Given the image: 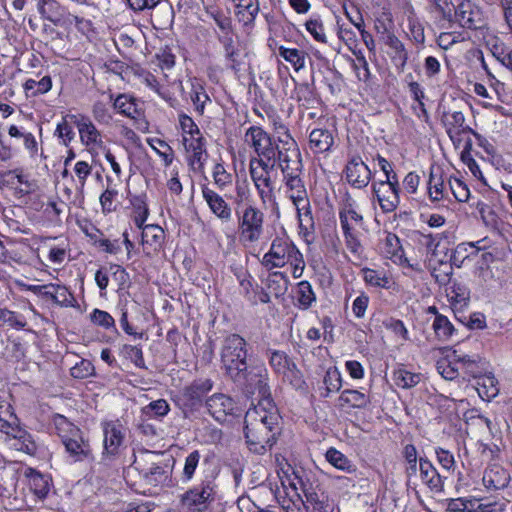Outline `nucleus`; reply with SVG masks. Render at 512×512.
Wrapping results in <instances>:
<instances>
[{
	"label": "nucleus",
	"mask_w": 512,
	"mask_h": 512,
	"mask_svg": "<svg viewBox=\"0 0 512 512\" xmlns=\"http://www.w3.org/2000/svg\"><path fill=\"white\" fill-rule=\"evenodd\" d=\"M159 454L155 452H147L145 458L135 461V468L139 471L141 477L147 484L157 486L164 483L167 478L166 465L162 462L155 461Z\"/></svg>",
	"instance_id": "nucleus-12"
},
{
	"label": "nucleus",
	"mask_w": 512,
	"mask_h": 512,
	"mask_svg": "<svg viewBox=\"0 0 512 512\" xmlns=\"http://www.w3.org/2000/svg\"><path fill=\"white\" fill-rule=\"evenodd\" d=\"M146 194L135 195L130 199L134 211V223L138 228H142L149 215V209L146 203Z\"/></svg>",
	"instance_id": "nucleus-35"
},
{
	"label": "nucleus",
	"mask_w": 512,
	"mask_h": 512,
	"mask_svg": "<svg viewBox=\"0 0 512 512\" xmlns=\"http://www.w3.org/2000/svg\"><path fill=\"white\" fill-rule=\"evenodd\" d=\"M37 11L43 20L54 25H60L65 15V9L57 0H38Z\"/></svg>",
	"instance_id": "nucleus-25"
},
{
	"label": "nucleus",
	"mask_w": 512,
	"mask_h": 512,
	"mask_svg": "<svg viewBox=\"0 0 512 512\" xmlns=\"http://www.w3.org/2000/svg\"><path fill=\"white\" fill-rule=\"evenodd\" d=\"M237 16L240 22H243L244 25H251L254 23L257 14L259 13V4L244 6L238 8Z\"/></svg>",
	"instance_id": "nucleus-61"
},
{
	"label": "nucleus",
	"mask_w": 512,
	"mask_h": 512,
	"mask_svg": "<svg viewBox=\"0 0 512 512\" xmlns=\"http://www.w3.org/2000/svg\"><path fill=\"white\" fill-rule=\"evenodd\" d=\"M297 211L299 227L305 234L312 233L315 228L309 197L292 202Z\"/></svg>",
	"instance_id": "nucleus-29"
},
{
	"label": "nucleus",
	"mask_w": 512,
	"mask_h": 512,
	"mask_svg": "<svg viewBox=\"0 0 512 512\" xmlns=\"http://www.w3.org/2000/svg\"><path fill=\"white\" fill-rule=\"evenodd\" d=\"M23 87L28 97H36L50 91L52 88V79L48 75L38 81L30 78L25 81Z\"/></svg>",
	"instance_id": "nucleus-34"
},
{
	"label": "nucleus",
	"mask_w": 512,
	"mask_h": 512,
	"mask_svg": "<svg viewBox=\"0 0 512 512\" xmlns=\"http://www.w3.org/2000/svg\"><path fill=\"white\" fill-rule=\"evenodd\" d=\"M191 101L195 110L202 115L204 113L205 104L210 101L204 87L199 83H192V91L190 93Z\"/></svg>",
	"instance_id": "nucleus-46"
},
{
	"label": "nucleus",
	"mask_w": 512,
	"mask_h": 512,
	"mask_svg": "<svg viewBox=\"0 0 512 512\" xmlns=\"http://www.w3.org/2000/svg\"><path fill=\"white\" fill-rule=\"evenodd\" d=\"M298 256H300V251L291 241L276 237L272 241L269 251L263 256L262 264L267 269L281 268L292 260V257Z\"/></svg>",
	"instance_id": "nucleus-11"
},
{
	"label": "nucleus",
	"mask_w": 512,
	"mask_h": 512,
	"mask_svg": "<svg viewBox=\"0 0 512 512\" xmlns=\"http://www.w3.org/2000/svg\"><path fill=\"white\" fill-rule=\"evenodd\" d=\"M280 150L277 153V167L282 176L286 177L293 174H304L301 153L297 142L284 129V137H280Z\"/></svg>",
	"instance_id": "nucleus-8"
},
{
	"label": "nucleus",
	"mask_w": 512,
	"mask_h": 512,
	"mask_svg": "<svg viewBox=\"0 0 512 512\" xmlns=\"http://www.w3.org/2000/svg\"><path fill=\"white\" fill-rule=\"evenodd\" d=\"M170 411V406L165 399H158L150 402L145 408L146 414H151L155 417H164Z\"/></svg>",
	"instance_id": "nucleus-58"
},
{
	"label": "nucleus",
	"mask_w": 512,
	"mask_h": 512,
	"mask_svg": "<svg viewBox=\"0 0 512 512\" xmlns=\"http://www.w3.org/2000/svg\"><path fill=\"white\" fill-rule=\"evenodd\" d=\"M249 173L261 201L264 204L272 201L274 199V185L270 175L259 172V169L253 164H249Z\"/></svg>",
	"instance_id": "nucleus-22"
},
{
	"label": "nucleus",
	"mask_w": 512,
	"mask_h": 512,
	"mask_svg": "<svg viewBox=\"0 0 512 512\" xmlns=\"http://www.w3.org/2000/svg\"><path fill=\"white\" fill-rule=\"evenodd\" d=\"M437 369L443 378L453 380L459 376L460 367L455 363L441 360L438 362Z\"/></svg>",
	"instance_id": "nucleus-64"
},
{
	"label": "nucleus",
	"mask_w": 512,
	"mask_h": 512,
	"mask_svg": "<svg viewBox=\"0 0 512 512\" xmlns=\"http://www.w3.org/2000/svg\"><path fill=\"white\" fill-rule=\"evenodd\" d=\"M92 114L94 119L101 124H109L112 120V116L102 101H97L93 104Z\"/></svg>",
	"instance_id": "nucleus-63"
},
{
	"label": "nucleus",
	"mask_w": 512,
	"mask_h": 512,
	"mask_svg": "<svg viewBox=\"0 0 512 512\" xmlns=\"http://www.w3.org/2000/svg\"><path fill=\"white\" fill-rule=\"evenodd\" d=\"M114 108L122 115L137 119L142 115L136 99L127 94L118 95L113 102Z\"/></svg>",
	"instance_id": "nucleus-32"
},
{
	"label": "nucleus",
	"mask_w": 512,
	"mask_h": 512,
	"mask_svg": "<svg viewBox=\"0 0 512 512\" xmlns=\"http://www.w3.org/2000/svg\"><path fill=\"white\" fill-rule=\"evenodd\" d=\"M403 457L407 462L406 476L410 479L416 476L418 471L416 447L413 444H407L403 449Z\"/></svg>",
	"instance_id": "nucleus-51"
},
{
	"label": "nucleus",
	"mask_w": 512,
	"mask_h": 512,
	"mask_svg": "<svg viewBox=\"0 0 512 512\" xmlns=\"http://www.w3.org/2000/svg\"><path fill=\"white\" fill-rule=\"evenodd\" d=\"M152 149L163 159L165 166H169L173 162L174 152L173 149L164 140L153 138L148 141Z\"/></svg>",
	"instance_id": "nucleus-49"
},
{
	"label": "nucleus",
	"mask_w": 512,
	"mask_h": 512,
	"mask_svg": "<svg viewBox=\"0 0 512 512\" xmlns=\"http://www.w3.org/2000/svg\"><path fill=\"white\" fill-rule=\"evenodd\" d=\"M239 282L241 288V294L244 298L251 304L255 305V291H256V283L254 282L253 277L250 275L245 279H241Z\"/></svg>",
	"instance_id": "nucleus-59"
},
{
	"label": "nucleus",
	"mask_w": 512,
	"mask_h": 512,
	"mask_svg": "<svg viewBox=\"0 0 512 512\" xmlns=\"http://www.w3.org/2000/svg\"><path fill=\"white\" fill-rule=\"evenodd\" d=\"M398 178L396 173L386 177L378 183H374L373 191L377 197L381 209L388 213L394 211L399 204Z\"/></svg>",
	"instance_id": "nucleus-14"
},
{
	"label": "nucleus",
	"mask_w": 512,
	"mask_h": 512,
	"mask_svg": "<svg viewBox=\"0 0 512 512\" xmlns=\"http://www.w3.org/2000/svg\"><path fill=\"white\" fill-rule=\"evenodd\" d=\"M24 476L28 479V485L31 491L40 499L47 496L50 490V483L48 476L41 474L31 467L24 470Z\"/></svg>",
	"instance_id": "nucleus-26"
},
{
	"label": "nucleus",
	"mask_w": 512,
	"mask_h": 512,
	"mask_svg": "<svg viewBox=\"0 0 512 512\" xmlns=\"http://www.w3.org/2000/svg\"><path fill=\"white\" fill-rule=\"evenodd\" d=\"M304 174H293L283 177L286 193L292 202L308 198L307 189L303 180Z\"/></svg>",
	"instance_id": "nucleus-27"
},
{
	"label": "nucleus",
	"mask_w": 512,
	"mask_h": 512,
	"mask_svg": "<svg viewBox=\"0 0 512 512\" xmlns=\"http://www.w3.org/2000/svg\"><path fill=\"white\" fill-rule=\"evenodd\" d=\"M201 455L198 450L192 451L185 459L184 469H183V479L185 481H190L194 473L196 471V468L199 464Z\"/></svg>",
	"instance_id": "nucleus-56"
},
{
	"label": "nucleus",
	"mask_w": 512,
	"mask_h": 512,
	"mask_svg": "<svg viewBox=\"0 0 512 512\" xmlns=\"http://www.w3.org/2000/svg\"><path fill=\"white\" fill-rule=\"evenodd\" d=\"M245 141L256 153L255 158H270L277 156L278 151L281 149L280 136L274 140L269 133H267L260 126H251L246 130Z\"/></svg>",
	"instance_id": "nucleus-10"
},
{
	"label": "nucleus",
	"mask_w": 512,
	"mask_h": 512,
	"mask_svg": "<svg viewBox=\"0 0 512 512\" xmlns=\"http://www.w3.org/2000/svg\"><path fill=\"white\" fill-rule=\"evenodd\" d=\"M421 377L420 373H413L402 368L393 373L395 384L403 389H410L416 386L421 381Z\"/></svg>",
	"instance_id": "nucleus-39"
},
{
	"label": "nucleus",
	"mask_w": 512,
	"mask_h": 512,
	"mask_svg": "<svg viewBox=\"0 0 512 512\" xmlns=\"http://www.w3.org/2000/svg\"><path fill=\"white\" fill-rule=\"evenodd\" d=\"M279 55L289 62L296 71L305 66L306 53L302 50L280 46Z\"/></svg>",
	"instance_id": "nucleus-41"
},
{
	"label": "nucleus",
	"mask_w": 512,
	"mask_h": 512,
	"mask_svg": "<svg viewBox=\"0 0 512 512\" xmlns=\"http://www.w3.org/2000/svg\"><path fill=\"white\" fill-rule=\"evenodd\" d=\"M419 471L422 482L433 492H442L444 488L443 478L433 466V464L425 458L419 460Z\"/></svg>",
	"instance_id": "nucleus-23"
},
{
	"label": "nucleus",
	"mask_w": 512,
	"mask_h": 512,
	"mask_svg": "<svg viewBox=\"0 0 512 512\" xmlns=\"http://www.w3.org/2000/svg\"><path fill=\"white\" fill-rule=\"evenodd\" d=\"M52 301L62 307H68L73 305L74 297L67 287L54 284Z\"/></svg>",
	"instance_id": "nucleus-52"
},
{
	"label": "nucleus",
	"mask_w": 512,
	"mask_h": 512,
	"mask_svg": "<svg viewBox=\"0 0 512 512\" xmlns=\"http://www.w3.org/2000/svg\"><path fill=\"white\" fill-rule=\"evenodd\" d=\"M54 423L66 452L74 462H81L91 454L90 444L83 438L82 431L63 415L57 414Z\"/></svg>",
	"instance_id": "nucleus-4"
},
{
	"label": "nucleus",
	"mask_w": 512,
	"mask_h": 512,
	"mask_svg": "<svg viewBox=\"0 0 512 512\" xmlns=\"http://www.w3.org/2000/svg\"><path fill=\"white\" fill-rule=\"evenodd\" d=\"M208 413L219 423H225L233 417L236 411V403L230 396L223 393H215L205 401Z\"/></svg>",
	"instance_id": "nucleus-15"
},
{
	"label": "nucleus",
	"mask_w": 512,
	"mask_h": 512,
	"mask_svg": "<svg viewBox=\"0 0 512 512\" xmlns=\"http://www.w3.org/2000/svg\"><path fill=\"white\" fill-rule=\"evenodd\" d=\"M294 95L303 115L305 114V110L313 109L316 105L320 104L319 98L308 83L299 84L295 89Z\"/></svg>",
	"instance_id": "nucleus-28"
},
{
	"label": "nucleus",
	"mask_w": 512,
	"mask_h": 512,
	"mask_svg": "<svg viewBox=\"0 0 512 512\" xmlns=\"http://www.w3.org/2000/svg\"><path fill=\"white\" fill-rule=\"evenodd\" d=\"M295 298L297 306L304 310L308 309L312 303L315 302L316 297L312 286L308 281H301L298 283Z\"/></svg>",
	"instance_id": "nucleus-37"
},
{
	"label": "nucleus",
	"mask_w": 512,
	"mask_h": 512,
	"mask_svg": "<svg viewBox=\"0 0 512 512\" xmlns=\"http://www.w3.org/2000/svg\"><path fill=\"white\" fill-rule=\"evenodd\" d=\"M361 273L366 284L375 287L388 288L389 280L382 272L363 268L361 269Z\"/></svg>",
	"instance_id": "nucleus-50"
},
{
	"label": "nucleus",
	"mask_w": 512,
	"mask_h": 512,
	"mask_svg": "<svg viewBox=\"0 0 512 512\" xmlns=\"http://www.w3.org/2000/svg\"><path fill=\"white\" fill-rule=\"evenodd\" d=\"M182 142L187 152V161L190 168L194 172H203L207 158L204 138L202 136L196 138L184 136Z\"/></svg>",
	"instance_id": "nucleus-18"
},
{
	"label": "nucleus",
	"mask_w": 512,
	"mask_h": 512,
	"mask_svg": "<svg viewBox=\"0 0 512 512\" xmlns=\"http://www.w3.org/2000/svg\"><path fill=\"white\" fill-rule=\"evenodd\" d=\"M449 188L455 199L459 202H466L470 197V190L467 185L458 178H449Z\"/></svg>",
	"instance_id": "nucleus-53"
},
{
	"label": "nucleus",
	"mask_w": 512,
	"mask_h": 512,
	"mask_svg": "<svg viewBox=\"0 0 512 512\" xmlns=\"http://www.w3.org/2000/svg\"><path fill=\"white\" fill-rule=\"evenodd\" d=\"M247 357V342L243 337L235 333L225 337L220 358L222 368L230 379L239 378L240 373L250 366Z\"/></svg>",
	"instance_id": "nucleus-2"
},
{
	"label": "nucleus",
	"mask_w": 512,
	"mask_h": 512,
	"mask_svg": "<svg viewBox=\"0 0 512 512\" xmlns=\"http://www.w3.org/2000/svg\"><path fill=\"white\" fill-rule=\"evenodd\" d=\"M369 403V396L354 390V408L363 409V411L360 412L362 416L359 415V412H354V418H356L357 421L368 422L372 419L373 413L371 409L367 408Z\"/></svg>",
	"instance_id": "nucleus-43"
},
{
	"label": "nucleus",
	"mask_w": 512,
	"mask_h": 512,
	"mask_svg": "<svg viewBox=\"0 0 512 512\" xmlns=\"http://www.w3.org/2000/svg\"><path fill=\"white\" fill-rule=\"evenodd\" d=\"M122 352L127 359H130L135 364L136 367L141 369L146 368L143 352L140 347L125 344L122 348Z\"/></svg>",
	"instance_id": "nucleus-55"
},
{
	"label": "nucleus",
	"mask_w": 512,
	"mask_h": 512,
	"mask_svg": "<svg viewBox=\"0 0 512 512\" xmlns=\"http://www.w3.org/2000/svg\"><path fill=\"white\" fill-rule=\"evenodd\" d=\"M267 286L271 289L276 297L283 295L287 289L288 279L282 272H273L267 277Z\"/></svg>",
	"instance_id": "nucleus-48"
},
{
	"label": "nucleus",
	"mask_w": 512,
	"mask_h": 512,
	"mask_svg": "<svg viewBox=\"0 0 512 512\" xmlns=\"http://www.w3.org/2000/svg\"><path fill=\"white\" fill-rule=\"evenodd\" d=\"M478 394L482 399L491 400L496 397L499 390L497 387V380L494 376L485 375L477 381Z\"/></svg>",
	"instance_id": "nucleus-40"
},
{
	"label": "nucleus",
	"mask_w": 512,
	"mask_h": 512,
	"mask_svg": "<svg viewBox=\"0 0 512 512\" xmlns=\"http://www.w3.org/2000/svg\"><path fill=\"white\" fill-rule=\"evenodd\" d=\"M240 374L239 378L231 380L239 385L247 395H257V404L266 403V401L275 403L271 396L268 371L264 365H250Z\"/></svg>",
	"instance_id": "nucleus-5"
},
{
	"label": "nucleus",
	"mask_w": 512,
	"mask_h": 512,
	"mask_svg": "<svg viewBox=\"0 0 512 512\" xmlns=\"http://www.w3.org/2000/svg\"><path fill=\"white\" fill-rule=\"evenodd\" d=\"M76 125L80 140L85 146L101 145L102 138L93 122L85 115H68Z\"/></svg>",
	"instance_id": "nucleus-21"
},
{
	"label": "nucleus",
	"mask_w": 512,
	"mask_h": 512,
	"mask_svg": "<svg viewBox=\"0 0 512 512\" xmlns=\"http://www.w3.org/2000/svg\"><path fill=\"white\" fill-rule=\"evenodd\" d=\"M101 426L104 435L103 455L116 456L124 443L125 429L119 421H105Z\"/></svg>",
	"instance_id": "nucleus-17"
},
{
	"label": "nucleus",
	"mask_w": 512,
	"mask_h": 512,
	"mask_svg": "<svg viewBox=\"0 0 512 512\" xmlns=\"http://www.w3.org/2000/svg\"><path fill=\"white\" fill-rule=\"evenodd\" d=\"M142 244L150 245L154 250L161 246L164 238V230L159 225H145L142 226Z\"/></svg>",
	"instance_id": "nucleus-33"
},
{
	"label": "nucleus",
	"mask_w": 512,
	"mask_h": 512,
	"mask_svg": "<svg viewBox=\"0 0 512 512\" xmlns=\"http://www.w3.org/2000/svg\"><path fill=\"white\" fill-rule=\"evenodd\" d=\"M370 179L371 171L368 166L361 159L357 162L354 158V188L367 186Z\"/></svg>",
	"instance_id": "nucleus-47"
},
{
	"label": "nucleus",
	"mask_w": 512,
	"mask_h": 512,
	"mask_svg": "<svg viewBox=\"0 0 512 512\" xmlns=\"http://www.w3.org/2000/svg\"><path fill=\"white\" fill-rule=\"evenodd\" d=\"M451 300L460 308L468 305L470 293L468 289L461 285H454L450 294Z\"/></svg>",
	"instance_id": "nucleus-62"
},
{
	"label": "nucleus",
	"mask_w": 512,
	"mask_h": 512,
	"mask_svg": "<svg viewBox=\"0 0 512 512\" xmlns=\"http://www.w3.org/2000/svg\"><path fill=\"white\" fill-rule=\"evenodd\" d=\"M383 252L387 258L393 261L400 260L403 256V249L400 243V239L393 233H388L384 240Z\"/></svg>",
	"instance_id": "nucleus-42"
},
{
	"label": "nucleus",
	"mask_w": 512,
	"mask_h": 512,
	"mask_svg": "<svg viewBox=\"0 0 512 512\" xmlns=\"http://www.w3.org/2000/svg\"><path fill=\"white\" fill-rule=\"evenodd\" d=\"M91 321L105 329L115 328L114 318L106 311L94 309L90 314Z\"/></svg>",
	"instance_id": "nucleus-57"
},
{
	"label": "nucleus",
	"mask_w": 512,
	"mask_h": 512,
	"mask_svg": "<svg viewBox=\"0 0 512 512\" xmlns=\"http://www.w3.org/2000/svg\"><path fill=\"white\" fill-rule=\"evenodd\" d=\"M336 198L339 210V226L345 238L346 245L352 252V200L346 183H342L338 186Z\"/></svg>",
	"instance_id": "nucleus-13"
},
{
	"label": "nucleus",
	"mask_w": 512,
	"mask_h": 512,
	"mask_svg": "<svg viewBox=\"0 0 512 512\" xmlns=\"http://www.w3.org/2000/svg\"><path fill=\"white\" fill-rule=\"evenodd\" d=\"M455 19L461 27L467 29L476 30L484 25L481 10L471 0H458Z\"/></svg>",
	"instance_id": "nucleus-16"
},
{
	"label": "nucleus",
	"mask_w": 512,
	"mask_h": 512,
	"mask_svg": "<svg viewBox=\"0 0 512 512\" xmlns=\"http://www.w3.org/2000/svg\"><path fill=\"white\" fill-rule=\"evenodd\" d=\"M483 242L484 239L475 243L470 242L458 244L450 256L451 265L460 268L467 258L476 255L478 251L483 248L479 246V244Z\"/></svg>",
	"instance_id": "nucleus-30"
},
{
	"label": "nucleus",
	"mask_w": 512,
	"mask_h": 512,
	"mask_svg": "<svg viewBox=\"0 0 512 512\" xmlns=\"http://www.w3.org/2000/svg\"><path fill=\"white\" fill-rule=\"evenodd\" d=\"M11 409L12 407L8 405L5 410L9 414V419L0 417V432L6 435V441L11 448L34 456L37 453L38 446L33 436L19 425V420L10 411Z\"/></svg>",
	"instance_id": "nucleus-6"
},
{
	"label": "nucleus",
	"mask_w": 512,
	"mask_h": 512,
	"mask_svg": "<svg viewBox=\"0 0 512 512\" xmlns=\"http://www.w3.org/2000/svg\"><path fill=\"white\" fill-rule=\"evenodd\" d=\"M237 216L238 231L242 241L248 243L257 242L264 231V214L251 203L243 210H235Z\"/></svg>",
	"instance_id": "nucleus-7"
},
{
	"label": "nucleus",
	"mask_w": 512,
	"mask_h": 512,
	"mask_svg": "<svg viewBox=\"0 0 512 512\" xmlns=\"http://www.w3.org/2000/svg\"><path fill=\"white\" fill-rule=\"evenodd\" d=\"M337 34L339 39L337 51L346 55V52L352 51V31L340 26Z\"/></svg>",
	"instance_id": "nucleus-60"
},
{
	"label": "nucleus",
	"mask_w": 512,
	"mask_h": 512,
	"mask_svg": "<svg viewBox=\"0 0 512 512\" xmlns=\"http://www.w3.org/2000/svg\"><path fill=\"white\" fill-rule=\"evenodd\" d=\"M428 194L432 202H439L445 198V182L441 174L433 171L430 173Z\"/></svg>",
	"instance_id": "nucleus-38"
},
{
	"label": "nucleus",
	"mask_w": 512,
	"mask_h": 512,
	"mask_svg": "<svg viewBox=\"0 0 512 512\" xmlns=\"http://www.w3.org/2000/svg\"><path fill=\"white\" fill-rule=\"evenodd\" d=\"M384 43L390 49L388 54L396 68L403 71L408 60V52L404 44L393 33H387L384 37Z\"/></svg>",
	"instance_id": "nucleus-24"
},
{
	"label": "nucleus",
	"mask_w": 512,
	"mask_h": 512,
	"mask_svg": "<svg viewBox=\"0 0 512 512\" xmlns=\"http://www.w3.org/2000/svg\"><path fill=\"white\" fill-rule=\"evenodd\" d=\"M327 461L340 470H348L350 468L349 459L335 448H330L326 452Z\"/></svg>",
	"instance_id": "nucleus-54"
},
{
	"label": "nucleus",
	"mask_w": 512,
	"mask_h": 512,
	"mask_svg": "<svg viewBox=\"0 0 512 512\" xmlns=\"http://www.w3.org/2000/svg\"><path fill=\"white\" fill-rule=\"evenodd\" d=\"M202 195L211 212L221 220L222 223H228L232 220V208L222 196L207 186L202 187Z\"/></svg>",
	"instance_id": "nucleus-20"
},
{
	"label": "nucleus",
	"mask_w": 512,
	"mask_h": 512,
	"mask_svg": "<svg viewBox=\"0 0 512 512\" xmlns=\"http://www.w3.org/2000/svg\"><path fill=\"white\" fill-rule=\"evenodd\" d=\"M283 380L288 382L292 388L299 391H304L307 388L306 382L303 379L301 371L297 368L296 364L293 363L287 370L282 374Z\"/></svg>",
	"instance_id": "nucleus-44"
},
{
	"label": "nucleus",
	"mask_w": 512,
	"mask_h": 512,
	"mask_svg": "<svg viewBox=\"0 0 512 512\" xmlns=\"http://www.w3.org/2000/svg\"><path fill=\"white\" fill-rule=\"evenodd\" d=\"M334 138L327 129H313L309 135V147L314 153H324L333 145Z\"/></svg>",
	"instance_id": "nucleus-31"
},
{
	"label": "nucleus",
	"mask_w": 512,
	"mask_h": 512,
	"mask_svg": "<svg viewBox=\"0 0 512 512\" xmlns=\"http://www.w3.org/2000/svg\"><path fill=\"white\" fill-rule=\"evenodd\" d=\"M280 419L276 404L269 401L247 410L244 435L250 451L262 455L275 444Z\"/></svg>",
	"instance_id": "nucleus-1"
},
{
	"label": "nucleus",
	"mask_w": 512,
	"mask_h": 512,
	"mask_svg": "<svg viewBox=\"0 0 512 512\" xmlns=\"http://www.w3.org/2000/svg\"><path fill=\"white\" fill-rule=\"evenodd\" d=\"M214 381L210 378H197L185 385L174 396L177 407L188 418L205 406L207 394L213 389Z\"/></svg>",
	"instance_id": "nucleus-3"
},
{
	"label": "nucleus",
	"mask_w": 512,
	"mask_h": 512,
	"mask_svg": "<svg viewBox=\"0 0 512 512\" xmlns=\"http://www.w3.org/2000/svg\"><path fill=\"white\" fill-rule=\"evenodd\" d=\"M294 362L283 351H272L269 357V364L275 373L281 375Z\"/></svg>",
	"instance_id": "nucleus-45"
},
{
	"label": "nucleus",
	"mask_w": 512,
	"mask_h": 512,
	"mask_svg": "<svg viewBox=\"0 0 512 512\" xmlns=\"http://www.w3.org/2000/svg\"><path fill=\"white\" fill-rule=\"evenodd\" d=\"M432 328L435 336L440 341L449 340L456 331L449 319L442 314H437V316H435Z\"/></svg>",
	"instance_id": "nucleus-36"
},
{
	"label": "nucleus",
	"mask_w": 512,
	"mask_h": 512,
	"mask_svg": "<svg viewBox=\"0 0 512 512\" xmlns=\"http://www.w3.org/2000/svg\"><path fill=\"white\" fill-rule=\"evenodd\" d=\"M441 122L453 143L460 142L462 134L473 132L472 128L465 125V116L461 111L443 112Z\"/></svg>",
	"instance_id": "nucleus-19"
},
{
	"label": "nucleus",
	"mask_w": 512,
	"mask_h": 512,
	"mask_svg": "<svg viewBox=\"0 0 512 512\" xmlns=\"http://www.w3.org/2000/svg\"><path fill=\"white\" fill-rule=\"evenodd\" d=\"M217 485L212 480L202 481L181 496V503L192 512H204L215 501Z\"/></svg>",
	"instance_id": "nucleus-9"
}]
</instances>
